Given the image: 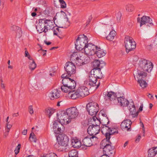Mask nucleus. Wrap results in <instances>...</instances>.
Returning a JSON list of instances; mask_svg holds the SVG:
<instances>
[{"label":"nucleus","mask_w":157,"mask_h":157,"mask_svg":"<svg viewBox=\"0 0 157 157\" xmlns=\"http://www.w3.org/2000/svg\"><path fill=\"white\" fill-rule=\"evenodd\" d=\"M138 64L137 71L136 73V76L137 77L138 75L146 77L147 73H150L153 67V65L151 61L145 59L140 60Z\"/></svg>","instance_id":"f257e3e1"},{"label":"nucleus","mask_w":157,"mask_h":157,"mask_svg":"<svg viewBox=\"0 0 157 157\" xmlns=\"http://www.w3.org/2000/svg\"><path fill=\"white\" fill-rule=\"evenodd\" d=\"M62 77L63 78L62 82L63 86H61V89L63 92H68L75 88L76 83L73 79L67 77L65 74L62 75Z\"/></svg>","instance_id":"f03ea898"},{"label":"nucleus","mask_w":157,"mask_h":157,"mask_svg":"<svg viewBox=\"0 0 157 157\" xmlns=\"http://www.w3.org/2000/svg\"><path fill=\"white\" fill-rule=\"evenodd\" d=\"M92 120L94 123L89 127L87 131L90 135L94 136L98 133L100 132V128L99 125L100 124V121L96 117H93Z\"/></svg>","instance_id":"7ed1b4c3"},{"label":"nucleus","mask_w":157,"mask_h":157,"mask_svg":"<svg viewBox=\"0 0 157 157\" xmlns=\"http://www.w3.org/2000/svg\"><path fill=\"white\" fill-rule=\"evenodd\" d=\"M88 42V39L86 36L84 35L78 36L75 44L76 48L79 51L82 50L84 49Z\"/></svg>","instance_id":"20e7f679"},{"label":"nucleus","mask_w":157,"mask_h":157,"mask_svg":"<svg viewBox=\"0 0 157 157\" xmlns=\"http://www.w3.org/2000/svg\"><path fill=\"white\" fill-rule=\"evenodd\" d=\"M124 45L127 52L133 50L136 48V43L133 38L128 36H126L124 39Z\"/></svg>","instance_id":"39448f33"},{"label":"nucleus","mask_w":157,"mask_h":157,"mask_svg":"<svg viewBox=\"0 0 157 157\" xmlns=\"http://www.w3.org/2000/svg\"><path fill=\"white\" fill-rule=\"evenodd\" d=\"M86 107L89 114L96 117L95 116L99 110L98 104L96 102L90 103L87 105Z\"/></svg>","instance_id":"423d86ee"},{"label":"nucleus","mask_w":157,"mask_h":157,"mask_svg":"<svg viewBox=\"0 0 157 157\" xmlns=\"http://www.w3.org/2000/svg\"><path fill=\"white\" fill-rule=\"evenodd\" d=\"M137 20L140 27L144 26L147 27L153 25L152 19L149 17L144 16L141 18H137Z\"/></svg>","instance_id":"0eeeda50"},{"label":"nucleus","mask_w":157,"mask_h":157,"mask_svg":"<svg viewBox=\"0 0 157 157\" xmlns=\"http://www.w3.org/2000/svg\"><path fill=\"white\" fill-rule=\"evenodd\" d=\"M109 140H104L101 142L100 144V147L103 149V151L108 155L112 154L113 153V147L108 143Z\"/></svg>","instance_id":"6e6552de"},{"label":"nucleus","mask_w":157,"mask_h":157,"mask_svg":"<svg viewBox=\"0 0 157 157\" xmlns=\"http://www.w3.org/2000/svg\"><path fill=\"white\" fill-rule=\"evenodd\" d=\"M57 140L60 146L66 147L68 145L69 139L67 136L63 134H59L57 136Z\"/></svg>","instance_id":"1a4fd4ad"},{"label":"nucleus","mask_w":157,"mask_h":157,"mask_svg":"<svg viewBox=\"0 0 157 157\" xmlns=\"http://www.w3.org/2000/svg\"><path fill=\"white\" fill-rule=\"evenodd\" d=\"M57 116L59 121L63 124H67L71 122L66 110V111L62 112L60 114H57Z\"/></svg>","instance_id":"9d476101"},{"label":"nucleus","mask_w":157,"mask_h":157,"mask_svg":"<svg viewBox=\"0 0 157 157\" xmlns=\"http://www.w3.org/2000/svg\"><path fill=\"white\" fill-rule=\"evenodd\" d=\"M96 46L91 44H88L84 49V53L88 56H92L96 53Z\"/></svg>","instance_id":"9b49d317"},{"label":"nucleus","mask_w":157,"mask_h":157,"mask_svg":"<svg viewBox=\"0 0 157 157\" xmlns=\"http://www.w3.org/2000/svg\"><path fill=\"white\" fill-rule=\"evenodd\" d=\"M106 121V123H105L104 122L103 120V127L101 129V132L102 133L105 134L106 136V139L107 140H109L110 136H109V134L110 128L108 126H107V125L109 123V121L108 119L107 118H105V120Z\"/></svg>","instance_id":"f8f14e48"},{"label":"nucleus","mask_w":157,"mask_h":157,"mask_svg":"<svg viewBox=\"0 0 157 157\" xmlns=\"http://www.w3.org/2000/svg\"><path fill=\"white\" fill-rule=\"evenodd\" d=\"M64 68L67 73L69 75L74 74L76 72V67L74 64L71 62L66 63Z\"/></svg>","instance_id":"ddd939ff"},{"label":"nucleus","mask_w":157,"mask_h":157,"mask_svg":"<svg viewBox=\"0 0 157 157\" xmlns=\"http://www.w3.org/2000/svg\"><path fill=\"white\" fill-rule=\"evenodd\" d=\"M67 114L70 119H73L77 117L79 113L77 109L75 107H72L66 109Z\"/></svg>","instance_id":"4468645a"},{"label":"nucleus","mask_w":157,"mask_h":157,"mask_svg":"<svg viewBox=\"0 0 157 157\" xmlns=\"http://www.w3.org/2000/svg\"><path fill=\"white\" fill-rule=\"evenodd\" d=\"M77 90L80 98H83L88 95L89 94L88 89L86 86H80Z\"/></svg>","instance_id":"2eb2a0df"},{"label":"nucleus","mask_w":157,"mask_h":157,"mask_svg":"<svg viewBox=\"0 0 157 157\" xmlns=\"http://www.w3.org/2000/svg\"><path fill=\"white\" fill-rule=\"evenodd\" d=\"M44 19H40L39 21L38 24L36 26L37 31L39 33H47L45 25V22Z\"/></svg>","instance_id":"dca6fc26"},{"label":"nucleus","mask_w":157,"mask_h":157,"mask_svg":"<svg viewBox=\"0 0 157 157\" xmlns=\"http://www.w3.org/2000/svg\"><path fill=\"white\" fill-rule=\"evenodd\" d=\"M89 81L88 84L91 86L95 87L96 89L97 88L99 85L100 83L99 82L97 83V78L93 75L92 73H90L89 76Z\"/></svg>","instance_id":"f3484780"},{"label":"nucleus","mask_w":157,"mask_h":157,"mask_svg":"<svg viewBox=\"0 0 157 157\" xmlns=\"http://www.w3.org/2000/svg\"><path fill=\"white\" fill-rule=\"evenodd\" d=\"M59 121L55 122L53 124V129L55 133L58 134L63 131V126Z\"/></svg>","instance_id":"a211bd4d"},{"label":"nucleus","mask_w":157,"mask_h":157,"mask_svg":"<svg viewBox=\"0 0 157 157\" xmlns=\"http://www.w3.org/2000/svg\"><path fill=\"white\" fill-rule=\"evenodd\" d=\"M136 75V73L134 74V77L137 80L140 86L143 89L146 87L147 85V83L146 81L142 78H144L146 77H143L141 75H138L137 77Z\"/></svg>","instance_id":"6ab92c4d"},{"label":"nucleus","mask_w":157,"mask_h":157,"mask_svg":"<svg viewBox=\"0 0 157 157\" xmlns=\"http://www.w3.org/2000/svg\"><path fill=\"white\" fill-rule=\"evenodd\" d=\"M129 110L130 111V114L132 118H135L137 117L138 112H137L135 106L133 101L130 102L129 106Z\"/></svg>","instance_id":"aec40b11"},{"label":"nucleus","mask_w":157,"mask_h":157,"mask_svg":"<svg viewBox=\"0 0 157 157\" xmlns=\"http://www.w3.org/2000/svg\"><path fill=\"white\" fill-rule=\"evenodd\" d=\"M132 123L130 120H125L121 123V127L124 130L128 131L131 128V125Z\"/></svg>","instance_id":"412c9836"},{"label":"nucleus","mask_w":157,"mask_h":157,"mask_svg":"<svg viewBox=\"0 0 157 157\" xmlns=\"http://www.w3.org/2000/svg\"><path fill=\"white\" fill-rule=\"evenodd\" d=\"M44 20L45 21V25L47 32L52 30L54 26V23L53 21L45 19H44Z\"/></svg>","instance_id":"4be33fe9"},{"label":"nucleus","mask_w":157,"mask_h":157,"mask_svg":"<svg viewBox=\"0 0 157 157\" xmlns=\"http://www.w3.org/2000/svg\"><path fill=\"white\" fill-rule=\"evenodd\" d=\"M60 91L57 89L53 90L49 94V97L52 100L60 97Z\"/></svg>","instance_id":"5701e85b"},{"label":"nucleus","mask_w":157,"mask_h":157,"mask_svg":"<svg viewBox=\"0 0 157 157\" xmlns=\"http://www.w3.org/2000/svg\"><path fill=\"white\" fill-rule=\"evenodd\" d=\"M117 100L119 105L121 106L126 107L129 104L128 101L123 97L118 98Z\"/></svg>","instance_id":"b1692460"},{"label":"nucleus","mask_w":157,"mask_h":157,"mask_svg":"<svg viewBox=\"0 0 157 157\" xmlns=\"http://www.w3.org/2000/svg\"><path fill=\"white\" fill-rule=\"evenodd\" d=\"M67 94L68 97L71 99H75L80 98L77 90H70Z\"/></svg>","instance_id":"393cba45"},{"label":"nucleus","mask_w":157,"mask_h":157,"mask_svg":"<svg viewBox=\"0 0 157 157\" xmlns=\"http://www.w3.org/2000/svg\"><path fill=\"white\" fill-rule=\"evenodd\" d=\"M92 64L94 68H102L105 65V63L104 61L100 62L97 59L94 60L92 63Z\"/></svg>","instance_id":"a878e982"},{"label":"nucleus","mask_w":157,"mask_h":157,"mask_svg":"<svg viewBox=\"0 0 157 157\" xmlns=\"http://www.w3.org/2000/svg\"><path fill=\"white\" fill-rule=\"evenodd\" d=\"M100 69L99 68H94L91 71L90 73H92L93 75L97 78H101L102 77V75Z\"/></svg>","instance_id":"bb28decb"},{"label":"nucleus","mask_w":157,"mask_h":157,"mask_svg":"<svg viewBox=\"0 0 157 157\" xmlns=\"http://www.w3.org/2000/svg\"><path fill=\"white\" fill-rule=\"evenodd\" d=\"M91 136H88L85 137L82 140L83 144L86 147H90L92 145L91 140Z\"/></svg>","instance_id":"cd10ccee"},{"label":"nucleus","mask_w":157,"mask_h":157,"mask_svg":"<svg viewBox=\"0 0 157 157\" xmlns=\"http://www.w3.org/2000/svg\"><path fill=\"white\" fill-rule=\"evenodd\" d=\"M157 154V147L151 148L148 151V155L149 157H154Z\"/></svg>","instance_id":"c85d7f7f"},{"label":"nucleus","mask_w":157,"mask_h":157,"mask_svg":"<svg viewBox=\"0 0 157 157\" xmlns=\"http://www.w3.org/2000/svg\"><path fill=\"white\" fill-rule=\"evenodd\" d=\"M29 68L31 71H33L36 67V64L34 60L32 57H29Z\"/></svg>","instance_id":"c756f323"},{"label":"nucleus","mask_w":157,"mask_h":157,"mask_svg":"<svg viewBox=\"0 0 157 157\" xmlns=\"http://www.w3.org/2000/svg\"><path fill=\"white\" fill-rule=\"evenodd\" d=\"M116 35V31L114 30H112L109 34L106 36V39L109 41H112Z\"/></svg>","instance_id":"7c9ffc66"},{"label":"nucleus","mask_w":157,"mask_h":157,"mask_svg":"<svg viewBox=\"0 0 157 157\" xmlns=\"http://www.w3.org/2000/svg\"><path fill=\"white\" fill-rule=\"evenodd\" d=\"M95 53L97 55V56L99 58H101L104 56H105L106 53V51L104 50L101 49L100 48L98 49L97 48V50L96 51Z\"/></svg>","instance_id":"2f4dec72"},{"label":"nucleus","mask_w":157,"mask_h":157,"mask_svg":"<svg viewBox=\"0 0 157 157\" xmlns=\"http://www.w3.org/2000/svg\"><path fill=\"white\" fill-rule=\"evenodd\" d=\"M72 144L74 148H78L81 146V143L80 141L76 139H72Z\"/></svg>","instance_id":"473e14b6"},{"label":"nucleus","mask_w":157,"mask_h":157,"mask_svg":"<svg viewBox=\"0 0 157 157\" xmlns=\"http://www.w3.org/2000/svg\"><path fill=\"white\" fill-rule=\"evenodd\" d=\"M107 97L109 99L110 101H112L116 98L117 95L115 93L112 91H110L108 92Z\"/></svg>","instance_id":"72a5a7b5"},{"label":"nucleus","mask_w":157,"mask_h":157,"mask_svg":"<svg viewBox=\"0 0 157 157\" xmlns=\"http://www.w3.org/2000/svg\"><path fill=\"white\" fill-rule=\"evenodd\" d=\"M84 56H82L80 57H78L76 58L75 59V62L77 65L78 66H81L83 65V62L82 59H83Z\"/></svg>","instance_id":"f704fd0d"},{"label":"nucleus","mask_w":157,"mask_h":157,"mask_svg":"<svg viewBox=\"0 0 157 157\" xmlns=\"http://www.w3.org/2000/svg\"><path fill=\"white\" fill-rule=\"evenodd\" d=\"M69 157H78V152L75 149H73L68 152Z\"/></svg>","instance_id":"c9c22d12"},{"label":"nucleus","mask_w":157,"mask_h":157,"mask_svg":"<svg viewBox=\"0 0 157 157\" xmlns=\"http://www.w3.org/2000/svg\"><path fill=\"white\" fill-rule=\"evenodd\" d=\"M55 110L51 108H48L45 110V113L48 116L49 118H50L52 115L55 112Z\"/></svg>","instance_id":"e433bc0d"},{"label":"nucleus","mask_w":157,"mask_h":157,"mask_svg":"<svg viewBox=\"0 0 157 157\" xmlns=\"http://www.w3.org/2000/svg\"><path fill=\"white\" fill-rule=\"evenodd\" d=\"M109 136H110V135H111L117 134L118 133V131L115 128H112V129L110 128V131H109Z\"/></svg>","instance_id":"4c0bfd02"},{"label":"nucleus","mask_w":157,"mask_h":157,"mask_svg":"<svg viewBox=\"0 0 157 157\" xmlns=\"http://www.w3.org/2000/svg\"><path fill=\"white\" fill-rule=\"evenodd\" d=\"M53 32V34L57 36L59 33V28L56 26H54V28L52 30Z\"/></svg>","instance_id":"58836bf2"},{"label":"nucleus","mask_w":157,"mask_h":157,"mask_svg":"<svg viewBox=\"0 0 157 157\" xmlns=\"http://www.w3.org/2000/svg\"><path fill=\"white\" fill-rule=\"evenodd\" d=\"M91 136V140L92 141V145L96 144L98 142V138L96 137Z\"/></svg>","instance_id":"ea45409f"},{"label":"nucleus","mask_w":157,"mask_h":157,"mask_svg":"<svg viewBox=\"0 0 157 157\" xmlns=\"http://www.w3.org/2000/svg\"><path fill=\"white\" fill-rule=\"evenodd\" d=\"M63 25H65V28H67V27L69 26V22L68 21V19L67 17H66L64 18L63 22Z\"/></svg>","instance_id":"a19ab883"},{"label":"nucleus","mask_w":157,"mask_h":157,"mask_svg":"<svg viewBox=\"0 0 157 157\" xmlns=\"http://www.w3.org/2000/svg\"><path fill=\"white\" fill-rule=\"evenodd\" d=\"M84 58L83 59H82L83 62V65L87 63L90 61V59L89 57L88 56L85 57L84 56H83Z\"/></svg>","instance_id":"79ce46f5"},{"label":"nucleus","mask_w":157,"mask_h":157,"mask_svg":"<svg viewBox=\"0 0 157 157\" xmlns=\"http://www.w3.org/2000/svg\"><path fill=\"white\" fill-rule=\"evenodd\" d=\"M29 139L32 141L36 142V137L33 133H31L30 135Z\"/></svg>","instance_id":"37998d69"},{"label":"nucleus","mask_w":157,"mask_h":157,"mask_svg":"<svg viewBox=\"0 0 157 157\" xmlns=\"http://www.w3.org/2000/svg\"><path fill=\"white\" fill-rule=\"evenodd\" d=\"M22 31L21 29L18 28L17 32V37L20 38L22 35Z\"/></svg>","instance_id":"c03bdc74"},{"label":"nucleus","mask_w":157,"mask_h":157,"mask_svg":"<svg viewBox=\"0 0 157 157\" xmlns=\"http://www.w3.org/2000/svg\"><path fill=\"white\" fill-rule=\"evenodd\" d=\"M60 3L61 7L62 8H65L66 7V4L63 0H59Z\"/></svg>","instance_id":"a18cd8bd"},{"label":"nucleus","mask_w":157,"mask_h":157,"mask_svg":"<svg viewBox=\"0 0 157 157\" xmlns=\"http://www.w3.org/2000/svg\"><path fill=\"white\" fill-rule=\"evenodd\" d=\"M21 145L20 144H18L14 150L15 153L16 155H17L19 152Z\"/></svg>","instance_id":"49530a36"},{"label":"nucleus","mask_w":157,"mask_h":157,"mask_svg":"<svg viewBox=\"0 0 157 157\" xmlns=\"http://www.w3.org/2000/svg\"><path fill=\"white\" fill-rule=\"evenodd\" d=\"M29 110L30 114L33 115L34 113L33 108L32 105H30L29 107Z\"/></svg>","instance_id":"de8ad7c7"},{"label":"nucleus","mask_w":157,"mask_h":157,"mask_svg":"<svg viewBox=\"0 0 157 157\" xmlns=\"http://www.w3.org/2000/svg\"><path fill=\"white\" fill-rule=\"evenodd\" d=\"M45 157H58L57 155L54 153H51L46 155Z\"/></svg>","instance_id":"09e8293b"},{"label":"nucleus","mask_w":157,"mask_h":157,"mask_svg":"<svg viewBox=\"0 0 157 157\" xmlns=\"http://www.w3.org/2000/svg\"><path fill=\"white\" fill-rule=\"evenodd\" d=\"M9 130L5 129V131L4 133V136L5 138H6L9 135V133L10 132Z\"/></svg>","instance_id":"8fccbe9b"},{"label":"nucleus","mask_w":157,"mask_h":157,"mask_svg":"<svg viewBox=\"0 0 157 157\" xmlns=\"http://www.w3.org/2000/svg\"><path fill=\"white\" fill-rule=\"evenodd\" d=\"M143 104H141L140 107H139L138 110L137 111V112H138V113L139 112H140L142 111L143 110Z\"/></svg>","instance_id":"3c124183"},{"label":"nucleus","mask_w":157,"mask_h":157,"mask_svg":"<svg viewBox=\"0 0 157 157\" xmlns=\"http://www.w3.org/2000/svg\"><path fill=\"white\" fill-rule=\"evenodd\" d=\"M12 127V126L11 125L9 124H8V123L6 124V127L7 128L6 129L10 130V129Z\"/></svg>","instance_id":"603ef678"},{"label":"nucleus","mask_w":157,"mask_h":157,"mask_svg":"<svg viewBox=\"0 0 157 157\" xmlns=\"http://www.w3.org/2000/svg\"><path fill=\"white\" fill-rule=\"evenodd\" d=\"M25 57H28L29 59V57H31L30 56V55H29L28 52L27 50H26L25 51Z\"/></svg>","instance_id":"864d4df0"},{"label":"nucleus","mask_w":157,"mask_h":157,"mask_svg":"<svg viewBox=\"0 0 157 157\" xmlns=\"http://www.w3.org/2000/svg\"><path fill=\"white\" fill-rule=\"evenodd\" d=\"M1 88L4 90L5 89V84L4 83H1Z\"/></svg>","instance_id":"5fc2aeb1"},{"label":"nucleus","mask_w":157,"mask_h":157,"mask_svg":"<svg viewBox=\"0 0 157 157\" xmlns=\"http://www.w3.org/2000/svg\"><path fill=\"white\" fill-rule=\"evenodd\" d=\"M141 138V136L140 135H139L138 136V138H137L136 139V142H138L140 141Z\"/></svg>","instance_id":"6e6d98bb"},{"label":"nucleus","mask_w":157,"mask_h":157,"mask_svg":"<svg viewBox=\"0 0 157 157\" xmlns=\"http://www.w3.org/2000/svg\"><path fill=\"white\" fill-rule=\"evenodd\" d=\"M27 129H24L22 131V133L24 135H26L27 133Z\"/></svg>","instance_id":"4d7b16f0"},{"label":"nucleus","mask_w":157,"mask_h":157,"mask_svg":"<svg viewBox=\"0 0 157 157\" xmlns=\"http://www.w3.org/2000/svg\"><path fill=\"white\" fill-rule=\"evenodd\" d=\"M91 18H89L87 20L86 23V25H88L89 24L90 22L91 21Z\"/></svg>","instance_id":"13d9d810"},{"label":"nucleus","mask_w":157,"mask_h":157,"mask_svg":"<svg viewBox=\"0 0 157 157\" xmlns=\"http://www.w3.org/2000/svg\"><path fill=\"white\" fill-rule=\"evenodd\" d=\"M128 144V142L126 141L125 143L124 144L123 147H125Z\"/></svg>","instance_id":"bf43d9fd"},{"label":"nucleus","mask_w":157,"mask_h":157,"mask_svg":"<svg viewBox=\"0 0 157 157\" xmlns=\"http://www.w3.org/2000/svg\"><path fill=\"white\" fill-rule=\"evenodd\" d=\"M44 42L47 45H49L51 44V43L50 42H47V41H44Z\"/></svg>","instance_id":"052dcab7"},{"label":"nucleus","mask_w":157,"mask_h":157,"mask_svg":"<svg viewBox=\"0 0 157 157\" xmlns=\"http://www.w3.org/2000/svg\"><path fill=\"white\" fill-rule=\"evenodd\" d=\"M36 15V14L35 12H33L31 13V16L32 17H35Z\"/></svg>","instance_id":"680f3d73"},{"label":"nucleus","mask_w":157,"mask_h":157,"mask_svg":"<svg viewBox=\"0 0 157 157\" xmlns=\"http://www.w3.org/2000/svg\"><path fill=\"white\" fill-rule=\"evenodd\" d=\"M156 44H157V40H155L154 41V42L153 43L152 45H154L155 46Z\"/></svg>","instance_id":"e2e57ef3"},{"label":"nucleus","mask_w":157,"mask_h":157,"mask_svg":"<svg viewBox=\"0 0 157 157\" xmlns=\"http://www.w3.org/2000/svg\"><path fill=\"white\" fill-rule=\"evenodd\" d=\"M8 68L9 69H12L13 68V67L12 65H9L8 66Z\"/></svg>","instance_id":"0e129e2a"},{"label":"nucleus","mask_w":157,"mask_h":157,"mask_svg":"<svg viewBox=\"0 0 157 157\" xmlns=\"http://www.w3.org/2000/svg\"><path fill=\"white\" fill-rule=\"evenodd\" d=\"M100 157H109V156L106 155H102Z\"/></svg>","instance_id":"69168bd1"},{"label":"nucleus","mask_w":157,"mask_h":157,"mask_svg":"<svg viewBox=\"0 0 157 157\" xmlns=\"http://www.w3.org/2000/svg\"><path fill=\"white\" fill-rule=\"evenodd\" d=\"M148 96V97L150 98H151L153 97L152 95L150 94H149Z\"/></svg>","instance_id":"338daca9"},{"label":"nucleus","mask_w":157,"mask_h":157,"mask_svg":"<svg viewBox=\"0 0 157 157\" xmlns=\"http://www.w3.org/2000/svg\"><path fill=\"white\" fill-rule=\"evenodd\" d=\"M56 48H57L56 47H52L50 49V50H52L53 49H56Z\"/></svg>","instance_id":"774afa93"}]
</instances>
